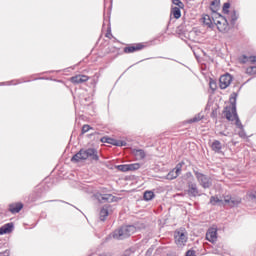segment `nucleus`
<instances>
[{
  "mask_svg": "<svg viewBox=\"0 0 256 256\" xmlns=\"http://www.w3.org/2000/svg\"><path fill=\"white\" fill-rule=\"evenodd\" d=\"M231 106L226 107V119L228 121H236V126L238 129H243V124H241V120H239V116H237V98L235 96L230 97Z\"/></svg>",
  "mask_w": 256,
  "mask_h": 256,
  "instance_id": "nucleus-1",
  "label": "nucleus"
},
{
  "mask_svg": "<svg viewBox=\"0 0 256 256\" xmlns=\"http://www.w3.org/2000/svg\"><path fill=\"white\" fill-rule=\"evenodd\" d=\"M92 159L93 161H99V156L97 155V151L95 149H87L80 150L77 154H75L71 161L73 163H81V161H86V159Z\"/></svg>",
  "mask_w": 256,
  "mask_h": 256,
  "instance_id": "nucleus-2",
  "label": "nucleus"
},
{
  "mask_svg": "<svg viewBox=\"0 0 256 256\" xmlns=\"http://www.w3.org/2000/svg\"><path fill=\"white\" fill-rule=\"evenodd\" d=\"M213 21L221 33H225L229 31V23L227 22V18L223 17L221 14H215L213 17Z\"/></svg>",
  "mask_w": 256,
  "mask_h": 256,
  "instance_id": "nucleus-3",
  "label": "nucleus"
},
{
  "mask_svg": "<svg viewBox=\"0 0 256 256\" xmlns=\"http://www.w3.org/2000/svg\"><path fill=\"white\" fill-rule=\"evenodd\" d=\"M195 176L196 179L199 183V185H201V187H203V189H209V187H211V185H213V181L211 180V178L201 172H197L195 171Z\"/></svg>",
  "mask_w": 256,
  "mask_h": 256,
  "instance_id": "nucleus-4",
  "label": "nucleus"
},
{
  "mask_svg": "<svg viewBox=\"0 0 256 256\" xmlns=\"http://www.w3.org/2000/svg\"><path fill=\"white\" fill-rule=\"evenodd\" d=\"M175 243L178 247H184L185 243H187V231L181 229L175 232L174 234Z\"/></svg>",
  "mask_w": 256,
  "mask_h": 256,
  "instance_id": "nucleus-5",
  "label": "nucleus"
},
{
  "mask_svg": "<svg viewBox=\"0 0 256 256\" xmlns=\"http://www.w3.org/2000/svg\"><path fill=\"white\" fill-rule=\"evenodd\" d=\"M224 203L229 207H237L241 205V198L237 196H225Z\"/></svg>",
  "mask_w": 256,
  "mask_h": 256,
  "instance_id": "nucleus-6",
  "label": "nucleus"
},
{
  "mask_svg": "<svg viewBox=\"0 0 256 256\" xmlns=\"http://www.w3.org/2000/svg\"><path fill=\"white\" fill-rule=\"evenodd\" d=\"M102 143H109L110 145H115L116 147H125L127 142L125 140H115L109 137L101 138Z\"/></svg>",
  "mask_w": 256,
  "mask_h": 256,
  "instance_id": "nucleus-7",
  "label": "nucleus"
},
{
  "mask_svg": "<svg viewBox=\"0 0 256 256\" xmlns=\"http://www.w3.org/2000/svg\"><path fill=\"white\" fill-rule=\"evenodd\" d=\"M231 81H233L231 74L222 75L219 79L220 89H227L231 85Z\"/></svg>",
  "mask_w": 256,
  "mask_h": 256,
  "instance_id": "nucleus-8",
  "label": "nucleus"
},
{
  "mask_svg": "<svg viewBox=\"0 0 256 256\" xmlns=\"http://www.w3.org/2000/svg\"><path fill=\"white\" fill-rule=\"evenodd\" d=\"M140 167L141 165H139V163H134V164L118 165L116 166V169H118V171H122L123 173H125L127 171H137V169H139Z\"/></svg>",
  "mask_w": 256,
  "mask_h": 256,
  "instance_id": "nucleus-9",
  "label": "nucleus"
},
{
  "mask_svg": "<svg viewBox=\"0 0 256 256\" xmlns=\"http://www.w3.org/2000/svg\"><path fill=\"white\" fill-rule=\"evenodd\" d=\"M182 167L183 165L181 163L177 164L176 167L167 174L166 179H169L170 181L177 179L178 175H181Z\"/></svg>",
  "mask_w": 256,
  "mask_h": 256,
  "instance_id": "nucleus-10",
  "label": "nucleus"
},
{
  "mask_svg": "<svg viewBox=\"0 0 256 256\" xmlns=\"http://www.w3.org/2000/svg\"><path fill=\"white\" fill-rule=\"evenodd\" d=\"M96 199L100 202V203H113V201H115V196L111 195V194H95Z\"/></svg>",
  "mask_w": 256,
  "mask_h": 256,
  "instance_id": "nucleus-11",
  "label": "nucleus"
},
{
  "mask_svg": "<svg viewBox=\"0 0 256 256\" xmlns=\"http://www.w3.org/2000/svg\"><path fill=\"white\" fill-rule=\"evenodd\" d=\"M110 213H113L110 205H104L100 210V220L105 221L109 217Z\"/></svg>",
  "mask_w": 256,
  "mask_h": 256,
  "instance_id": "nucleus-12",
  "label": "nucleus"
},
{
  "mask_svg": "<svg viewBox=\"0 0 256 256\" xmlns=\"http://www.w3.org/2000/svg\"><path fill=\"white\" fill-rule=\"evenodd\" d=\"M206 239L210 243L217 241V228H210L206 233Z\"/></svg>",
  "mask_w": 256,
  "mask_h": 256,
  "instance_id": "nucleus-13",
  "label": "nucleus"
},
{
  "mask_svg": "<svg viewBox=\"0 0 256 256\" xmlns=\"http://www.w3.org/2000/svg\"><path fill=\"white\" fill-rule=\"evenodd\" d=\"M187 193L190 197H197V195H199V189H197V184L189 183Z\"/></svg>",
  "mask_w": 256,
  "mask_h": 256,
  "instance_id": "nucleus-14",
  "label": "nucleus"
},
{
  "mask_svg": "<svg viewBox=\"0 0 256 256\" xmlns=\"http://www.w3.org/2000/svg\"><path fill=\"white\" fill-rule=\"evenodd\" d=\"M113 237L114 239H126V237H129L125 231V226L119 230L114 231Z\"/></svg>",
  "mask_w": 256,
  "mask_h": 256,
  "instance_id": "nucleus-15",
  "label": "nucleus"
},
{
  "mask_svg": "<svg viewBox=\"0 0 256 256\" xmlns=\"http://www.w3.org/2000/svg\"><path fill=\"white\" fill-rule=\"evenodd\" d=\"M13 232V223H7L0 228V235H7Z\"/></svg>",
  "mask_w": 256,
  "mask_h": 256,
  "instance_id": "nucleus-16",
  "label": "nucleus"
},
{
  "mask_svg": "<svg viewBox=\"0 0 256 256\" xmlns=\"http://www.w3.org/2000/svg\"><path fill=\"white\" fill-rule=\"evenodd\" d=\"M21 209H23V203L18 202V203H13L9 205V211L10 213H19V211H21Z\"/></svg>",
  "mask_w": 256,
  "mask_h": 256,
  "instance_id": "nucleus-17",
  "label": "nucleus"
},
{
  "mask_svg": "<svg viewBox=\"0 0 256 256\" xmlns=\"http://www.w3.org/2000/svg\"><path fill=\"white\" fill-rule=\"evenodd\" d=\"M70 81H72V83H85L86 81H89V77L85 75H77L70 78Z\"/></svg>",
  "mask_w": 256,
  "mask_h": 256,
  "instance_id": "nucleus-18",
  "label": "nucleus"
},
{
  "mask_svg": "<svg viewBox=\"0 0 256 256\" xmlns=\"http://www.w3.org/2000/svg\"><path fill=\"white\" fill-rule=\"evenodd\" d=\"M143 49V45L136 44L135 46H130L124 49L125 53H135V51H141Z\"/></svg>",
  "mask_w": 256,
  "mask_h": 256,
  "instance_id": "nucleus-19",
  "label": "nucleus"
},
{
  "mask_svg": "<svg viewBox=\"0 0 256 256\" xmlns=\"http://www.w3.org/2000/svg\"><path fill=\"white\" fill-rule=\"evenodd\" d=\"M210 203L211 205H225V199L223 200L217 196H212L210 198Z\"/></svg>",
  "mask_w": 256,
  "mask_h": 256,
  "instance_id": "nucleus-20",
  "label": "nucleus"
},
{
  "mask_svg": "<svg viewBox=\"0 0 256 256\" xmlns=\"http://www.w3.org/2000/svg\"><path fill=\"white\" fill-rule=\"evenodd\" d=\"M202 22L204 23V25H206L207 27H213V20L211 19L210 15L204 14L202 16Z\"/></svg>",
  "mask_w": 256,
  "mask_h": 256,
  "instance_id": "nucleus-21",
  "label": "nucleus"
},
{
  "mask_svg": "<svg viewBox=\"0 0 256 256\" xmlns=\"http://www.w3.org/2000/svg\"><path fill=\"white\" fill-rule=\"evenodd\" d=\"M124 231L126 232V235H128V237H131V235H133V233L137 231V228H135V226L133 225L124 226Z\"/></svg>",
  "mask_w": 256,
  "mask_h": 256,
  "instance_id": "nucleus-22",
  "label": "nucleus"
},
{
  "mask_svg": "<svg viewBox=\"0 0 256 256\" xmlns=\"http://www.w3.org/2000/svg\"><path fill=\"white\" fill-rule=\"evenodd\" d=\"M212 151H215V153H219L221 151V142L215 140L211 145Z\"/></svg>",
  "mask_w": 256,
  "mask_h": 256,
  "instance_id": "nucleus-23",
  "label": "nucleus"
},
{
  "mask_svg": "<svg viewBox=\"0 0 256 256\" xmlns=\"http://www.w3.org/2000/svg\"><path fill=\"white\" fill-rule=\"evenodd\" d=\"M133 154L137 159H140V160L146 156L145 151H143L142 149L133 150Z\"/></svg>",
  "mask_w": 256,
  "mask_h": 256,
  "instance_id": "nucleus-24",
  "label": "nucleus"
},
{
  "mask_svg": "<svg viewBox=\"0 0 256 256\" xmlns=\"http://www.w3.org/2000/svg\"><path fill=\"white\" fill-rule=\"evenodd\" d=\"M155 197V193L153 191H146L144 192V200L151 201Z\"/></svg>",
  "mask_w": 256,
  "mask_h": 256,
  "instance_id": "nucleus-25",
  "label": "nucleus"
},
{
  "mask_svg": "<svg viewBox=\"0 0 256 256\" xmlns=\"http://www.w3.org/2000/svg\"><path fill=\"white\" fill-rule=\"evenodd\" d=\"M172 15L175 19H180L181 18V9L174 7L172 8Z\"/></svg>",
  "mask_w": 256,
  "mask_h": 256,
  "instance_id": "nucleus-26",
  "label": "nucleus"
},
{
  "mask_svg": "<svg viewBox=\"0 0 256 256\" xmlns=\"http://www.w3.org/2000/svg\"><path fill=\"white\" fill-rule=\"evenodd\" d=\"M230 8H231V4L229 2L224 3L223 9H222L223 14L224 15H229V9Z\"/></svg>",
  "mask_w": 256,
  "mask_h": 256,
  "instance_id": "nucleus-27",
  "label": "nucleus"
},
{
  "mask_svg": "<svg viewBox=\"0 0 256 256\" xmlns=\"http://www.w3.org/2000/svg\"><path fill=\"white\" fill-rule=\"evenodd\" d=\"M246 72L249 73V75H255L256 74V66L248 67Z\"/></svg>",
  "mask_w": 256,
  "mask_h": 256,
  "instance_id": "nucleus-28",
  "label": "nucleus"
},
{
  "mask_svg": "<svg viewBox=\"0 0 256 256\" xmlns=\"http://www.w3.org/2000/svg\"><path fill=\"white\" fill-rule=\"evenodd\" d=\"M172 3L177 5L180 9H183V2H181V0H172Z\"/></svg>",
  "mask_w": 256,
  "mask_h": 256,
  "instance_id": "nucleus-29",
  "label": "nucleus"
},
{
  "mask_svg": "<svg viewBox=\"0 0 256 256\" xmlns=\"http://www.w3.org/2000/svg\"><path fill=\"white\" fill-rule=\"evenodd\" d=\"M230 18H231V21H233V23H235V21H237V12H235V11L231 12Z\"/></svg>",
  "mask_w": 256,
  "mask_h": 256,
  "instance_id": "nucleus-30",
  "label": "nucleus"
},
{
  "mask_svg": "<svg viewBox=\"0 0 256 256\" xmlns=\"http://www.w3.org/2000/svg\"><path fill=\"white\" fill-rule=\"evenodd\" d=\"M91 126H89V125H84L83 127H82V133H88V131H91Z\"/></svg>",
  "mask_w": 256,
  "mask_h": 256,
  "instance_id": "nucleus-31",
  "label": "nucleus"
},
{
  "mask_svg": "<svg viewBox=\"0 0 256 256\" xmlns=\"http://www.w3.org/2000/svg\"><path fill=\"white\" fill-rule=\"evenodd\" d=\"M248 61H250V63H256V57L255 56H250L248 58Z\"/></svg>",
  "mask_w": 256,
  "mask_h": 256,
  "instance_id": "nucleus-32",
  "label": "nucleus"
},
{
  "mask_svg": "<svg viewBox=\"0 0 256 256\" xmlns=\"http://www.w3.org/2000/svg\"><path fill=\"white\" fill-rule=\"evenodd\" d=\"M186 256H195V251L189 250V251L186 253Z\"/></svg>",
  "mask_w": 256,
  "mask_h": 256,
  "instance_id": "nucleus-33",
  "label": "nucleus"
},
{
  "mask_svg": "<svg viewBox=\"0 0 256 256\" xmlns=\"http://www.w3.org/2000/svg\"><path fill=\"white\" fill-rule=\"evenodd\" d=\"M249 199H256V193L248 194Z\"/></svg>",
  "mask_w": 256,
  "mask_h": 256,
  "instance_id": "nucleus-34",
  "label": "nucleus"
},
{
  "mask_svg": "<svg viewBox=\"0 0 256 256\" xmlns=\"http://www.w3.org/2000/svg\"><path fill=\"white\" fill-rule=\"evenodd\" d=\"M196 121H201V118L194 117V118L192 119V122H193V123H196Z\"/></svg>",
  "mask_w": 256,
  "mask_h": 256,
  "instance_id": "nucleus-35",
  "label": "nucleus"
},
{
  "mask_svg": "<svg viewBox=\"0 0 256 256\" xmlns=\"http://www.w3.org/2000/svg\"><path fill=\"white\" fill-rule=\"evenodd\" d=\"M211 5H212V6H213V5H219V0L213 1V2L211 3Z\"/></svg>",
  "mask_w": 256,
  "mask_h": 256,
  "instance_id": "nucleus-36",
  "label": "nucleus"
},
{
  "mask_svg": "<svg viewBox=\"0 0 256 256\" xmlns=\"http://www.w3.org/2000/svg\"><path fill=\"white\" fill-rule=\"evenodd\" d=\"M210 88L215 89V82H210Z\"/></svg>",
  "mask_w": 256,
  "mask_h": 256,
  "instance_id": "nucleus-37",
  "label": "nucleus"
},
{
  "mask_svg": "<svg viewBox=\"0 0 256 256\" xmlns=\"http://www.w3.org/2000/svg\"><path fill=\"white\" fill-rule=\"evenodd\" d=\"M239 135H240V137H245V132L240 131V132H239Z\"/></svg>",
  "mask_w": 256,
  "mask_h": 256,
  "instance_id": "nucleus-38",
  "label": "nucleus"
},
{
  "mask_svg": "<svg viewBox=\"0 0 256 256\" xmlns=\"http://www.w3.org/2000/svg\"><path fill=\"white\" fill-rule=\"evenodd\" d=\"M186 177H188V178L191 177V173H187Z\"/></svg>",
  "mask_w": 256,
  "mask_h": 256,
  "instance_id": "nucleus-39",
  "label": "nucleus"
}]
</instances>
